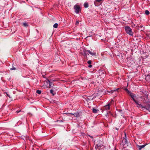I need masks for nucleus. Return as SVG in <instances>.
Returning <instances> with one entry per match:
<instances>
[{
    "instance_id": "obj_1",
    "label": "nucleus",
    "mask_w": 150,
    "mask_h": 150,
    "mask_svg": "<svg viewBox=\"0 0 150 150\" xmlns=\"http://www.w3.org/2000/svg\"><path fill=\"white\" fill-rule=\"evenodd\" d=\"M134 101L137 105V107L138 108H140L144 110H147L150 112V104H147L145 106H144L141 104H139L138 102L135 100H134Z\"/></svg>"
},
{
    "instance_id": "obj_2",
    "label": "nucleus",
    "mask_w": 150,
    "mask_h": 150,
    "mask_svg": "<svg viewBox=\"0 0 150 150\" xmlns=\"http://www.w3.org/2000/svg\"><path fill=\"white\" fill-rule=\"evenodd\" d=\"M125 29L126 33L131 36L133 35V32L132 29L129 26H126L125 28Z\"/></svg>"
},
{
    "instance_id": "obj_3",
    "label": "nucleus",
    "mask_w": 150,
    "mask_h": 150,
    "mask_svg": "<svg viewBox=\"0 0 150 150\" xmlns=\"http://www.w3.org/2000/svg\"><path fill=\"white\" fill-rule=\"evenodd\" d=\"M75 12L77 14L79 13L80 11L81 10L80 7L78 5H75L74 6Z\"/></svg>"
},
{
    "instance_id": "obj_4",
    "label": "nucleus",
    "mask_w": 150,
    "mask_h": 150,
    "mask_svg": "<svg viewBox=\"0 0 150 150\" xmlns=\"http://www.w3.org/2000/svg\"><path fill=\"white\" fill-rule=\"evenodd\" d=\"M104 109L105 110H109L110 108V104L109 103L105 105L104 107Z\"/></svg>"
},
{
    "instance_id": "obj_5",
    "label": "nucleus",
    "mask_w": 150,
    "mask_h": 150,
    "mask_svg": "<svg viewBox=\"0 0 150 150\" xmlns=\"http://www.w3.org/2000/svg\"><path fill=\"white\" fill-rule=\"evenodd\" d=\"M89 55V53L88 52V50H83V55L85 57H87V55Z\"/></svg>"
},
{
    "instance_id": "obj_6",
    "label": "nucleus",
    "mask_w": 150,
    "mask_h": 150,
    "mask_svg": "<svg viewBox=\"0 0 150 150\" xmlns=\"http://www.w3.org/2000/svg\"><path fill=\"white\" fill-rule=\"evenodd\" d=\"M88 52L89 54L93 56H96V52L94 51L92 52L89 50H88Z\"/></svg>"
},
{
    "instance_id": "obj_7",
    "label": "nucleus",
    "mask_w": 150,
    "mask_h": 150,
    "mask_svg": "<svg viewBox=\"0 0 150 150\" xmlns=\"http://www.w3.org/2000/svg\"><path fill=\"white\" fill-rule=\"evenodd\" d=\"M120 89V88H118L116 89H115L113 90H112L110 91H108L107 92L109 93H112L114 91H117V92H118V90Z\"/></svg>"
},
{
    "instance_id": "obj_8",
    "label": "nucleus",
    "mask_w": 150,
    "mask_h": 150,
    "mask_svg": "<svg viewBox=\"0 0 150 150\" xmlns=\"http://www.w3.org/2000/svg\"><path fill=\"white\" fill-rule=\"evenodd\" d=\"M129 95L132 98L133 101H134V100H135L134 98L136 97V96L135 94L131 92V93H130Z\"/></svg>"
},
{
    "instance_id": "obj_9",
    "label": "nucleus",
    "mask_w": 150,
    "mask_h": 150,
    "mask_svg": "<svg viewBox=\"0 0 150 150\" xmlns=\"http://www.w3.org/2000/svg\"><path fill=\"white\" fill-rule=\"evenodd\" d=\"M102 147V146L101 145H99L98 144H96L95 146V148L97 150L100 149V148Z\"/></svg>"
},
{
    "instance_id": "obj_10",
    "label": "nucleus",
    "mask_w": 150,
    "mask_h": 150,
    "mask_svg": "<svg viewBox=\"0 0 150 150\" xmlns=\"http://www.w3.org/2000/svg\"><path fill=\"white\" fill-rule=\"evenodd\" d=\"M147 145V144H144L142 145L139 146L138 147H139V150H141L142 148H144Z\"/></svg>"
},
{
    "instance_id": "obj_11",
    "label": "nucleus",
    "mask_w": 150,
    "mask_h": 150,
    "mask_svg": "<svg viewBox=\"0 0 150 150\" xmlns=\"http://www.w3.org/2000/svg\"><path fill=\"white\" fill-rule=\"evenodd\" d=\"M122 142L123 143H124L125 144H127L128 141L127 140V139L125 138L123 139L122 140Z\"/></svg>"
},
{
    "instance_id": "obj_12",
    "label": "nucleus",
    "mask_w": 150,
    "mask_h": 150,
    "mask_svg": "<svg viewBox=\"0 0 150 150\" xmlns=\"http://www.w3.org/2000/svg\"><path fill=\"white\" fill-rule=\"evenodd\" d=\"M74 116L77 117H80L79 114L78 112H76L74 114H73Z\"/></svg>"
},
{
    "instance_id": "obj_13",
    "label": "nucleus",
    "mask_w": 150,
    "mask_h": 150,
    "mask_svg": "<svg viewBox=\"0 0 150 150\" xmlns=\"http://www.w3.org/2000/svg\"><path fill=\"white\" fill-rule=\"evenodd\" d=\"M99 111L98 110H97L96 109L93 108L92 109V112L94 113H96L97 112V111Z\"/></svg>"
},
{
    "instance_id": "obj_14",
    "label": "nucleus",
    "mask_w": 150,
    "mask_h": 150,
    "mask_svg": "<svg viewBox=\"0 0 150 150\" xmlns=\"http://www.w3.org/2000/svg\"><path fill=\"white\" fill-rule=\"evenodd\" d=\"M50 91V93H51L53 96H54L56 94V93L52 89H51Z\"/></svg>"
},
{
    "instance_id": "obj_15",
    "label": "nucleus",
    "mask_w": 150,
    "mask_h": 150,
    "mask_svg": "<svg viewBox=\"0 0 150 150\" xmlns=\"http://www.w3.org/2000/svg\"><path fill=\"white\" fill-rule=\"evenodd\" d=\"M83 6H84V7L85 8H87L89 6V5H88V3H86V2H85Z\"/></svg>"
},
{
    "instance_id": "obj_16",
    "label": "nucleus",
    "mask_w": 150,
    "mask_h": 150,
    "mask_svg": "<svg viewBox=\"0 0 150 150\" xmlns=\"http://www.w3.org/2000/svg\"><path fill=\"white\" fill-rule=\"evenodd\" d=\"M145 14L146 15H148L149 14L150 12L148 10H146L145 11Z\"/></svg>"
},
{
    "instance_id": "obj_17",
    "label": "nucleus",
    "mask_w": 150,
    "mask_h": 150,
    "mask_svg": "<svg viewBox=\"0 0 150 150\" xmlns=\"http://www.w3.org/2000/svg\"><path fill=\"white\" fill-rule=\"evenodd\" d=\"M58 24L57 23H55L53 25V27L55 28H57L58 27Z\"/></svg>"
},
{
    "instance_id": "obj_18",
    "label": "nucleus",
    "mask_w": 150,
    "mask_h": 150,
    "mask_svg": "<svg viewBox=\"0 0 150 150\" xmlns=\"http://www.w3.org/2000/svg\"><path fill=\"white\" fill-rule=\"evenodd\" d=\"M23 25L25 26V27H26L27 26H28V24L27 23H23Z\"/></svg>"
},
{
    "instance_id": "obj_19",
    "label": "nucleus",
    "mask_w": 150,
    "mask_h": 150,
    "mask_svg": "<svg viewBox=\"0 0 150 150\" xmlns=\"http://www.w3.org/2000/svg\"><path fill=\"white\" fill-rule=\"evenodd\" d=\"M36 92L37 93H38L39 94H40L41 93V91H40V90H38L36 91Z\"/></svg>"
},
{
    "instance_id": "obj_20",
    "label": "nucleus",
    "mask_w": 150,
    "mask_h": 150,
    "mask_svg": "<svg viewBox=\"0 0 150 150\" xmlns=\"http://www.w3.org/2000/svg\"><path fill=\"white\" fill-rule=\"evenodd\" d=\"M125 90V91H126L127 93L129 94L130 93H131V92L129 91L128 90V89L127 88H126Z\"/></svg>"
},
{
    "instance_id": "obj_21",
    "label": "nucleus",
    "mask_w": 150,
    "mask_h": 150,
    "mask_svg": "<svg viewBox=\"0 0 150 150\" xmlns=\"http://www.w3.org/2000/svg\"><path fill=\"white\" fill-rule=\"evenodd\" d=\"M87 63L89 64H91V60H89L88 61Z\"/></svg>"
},
{
    "instance_id": "obj_22",
    "label": "nucleus",
    "mask_w": 150,
    "mask_h": 150,
    "mask_svg": "<svg viewBox=\"0 0 150 150\" xmlns=\"http://www.w3.org/2000/svg\"><path fill=\"white\" fill-rule=\"evenodd\" d=\"M103 1V0H95L97 2H99Z\"/></svg>"
},
{
    "instance_id": "obj_23",
    "label": "nucleus",
    "mask_w": 150,
    "mask_h": 150,
    "mask_svg": "<svg viewBox=\"0 0 150 150\" xmlns=\"http://www.w3.org/2000/svg\"><path fill=\"white\" fill-rule=\"evenodd\" d=\"M16 68H15V67H12V68L10 69L11 70H16Z\"/></svg>"
},
{
    "instance_id": "obj_24",
    "label": "nucleus",
    "mask_w": 150,
    "mask_h": 150,
    "mask_svg": "<svg viewBox=\"0 0 150 150\" xmlns=\"http://www.w3.org/2000/svg\"><path fill=\"white\" fill-rule=\"evenodd\" d=\"M76 25H78L79 24V22L78 21H77L76 23Z\"/></svg>"
},
{
    "instance_id": "obj_25",
    "label": "nucleus",
    "mask_w": 150,
    "mask_h": 150,
    "mask_svg": "<svg viewBox=\"0 0 150 150\" xmlns=\"http://www.w3.org/2000/svg\"><path fill=\"white\" fill-rule=\"evenodd\" d=\"M92 67V65L89 64V65L88 66V67L89 68H91Z\"/></svg>"
},
{
    "instance_id": "obj_26",
    "label": "nucleus",
    "mask_w": 150,
    "mask_h": 150,
    "mask_svg": "<svg viewBox=\"0 0 150 150\" xmlns=\"http://www.w3.org/2000/svg\"><path fill=\"white\" fill-rule=\"evenodd\" d=\"M125 136L124 137V138H125L126 139V134L125 133Z\"/></svg>"
},
{
    "instance_id": "obj_27",
    "label": "nucleus",
    "mask_w": 150,
    "mask_h": 150,
    "mask_svg": "<svg viewBox=\"0 0 150 150\" xmlns=\"http://www.w3.org/2000/svg\"><path fill=\"white\" fill-rule=\"evenodd\" d=\"M108 114H110L111 115H112V113H111V112H110V111H109L108 112Z\"/></svg>"
},
{
    "instance_id": "obj_28",
    "label": "nucleus",
    "mask_w": 150,
    "mask_h": 150,
    "mask_svg": "<svg viewBox=\"0 0 150 150\" xmlns=\"http://www.w3.org/2000/svg\"><path fill=\"white\" fill-rule=\"evenodd\" d=\"M21 111V110H18V111H16V112L17 113H18L19 112H20Z\"/></svg>"
},
{
    "instance_id": "obj_29",
    "label": "nucleus",
    "mask_w": 150,
    "mask_h": 150,
    "mask_svg": "<svg viewBox=\"0 0 150 150\" xmlns=\"http://www.w3.org/2000/svg\"><path fill=\"white\" fill-rule=\"evenodd\" d=\"M88 136L89 137H90L91 138H93V137L92 136H91V135H88Z\"/></svg>"
},
{
    "instance_id": "obj_30",
    "label": "nucleus",
    "mask_w": 150,
    "mask_h": 150,
    "mask_svg": "<svg viewBox=\"0 0 150 150\" xmlns=\"http://www.w3.org/2000/svg\"><path fill=\"white\" fill-rule=\"evenodd\" d=\"M108 112L107 113V114L105 115L106 117H107L108 116Z\"/></svg>"
},
{
    "instance_id": "obj_31",
    "label": "nucleus",
    "mask_w": 150,
    "mask_h": 150,
    "mask_svg": "<svg viewBox=\"0 0 150 150\" xmlns=\"http://www.w3.org/2000/svg\"><path fill=\"white\" fill-rule=\"evenodd\" d=\"M48 81H49V83H50V86H51V82H50V81H49V80H48Z\"/></svg>"
}]
</instances>
